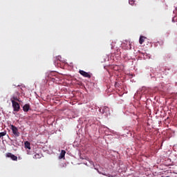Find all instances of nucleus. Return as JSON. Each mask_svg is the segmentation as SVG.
Masks as SVG:
<instances>
[{
    "label": "nucleus",
    "mask_w": 177,
    "mask_h": 177,
    "mask_svg": "<svg viewBox=\"0 0 177 177\" xmlns=\"http://www.w3.org/2000/svg\"><path fill=\"white\" fill-rule=\"evenodd\" d=\"M104 110H109V107H106V106L104 107Z\"/></svg>",
    "instance_id": "obj_13"
},
{
    "label": "nucleus",
    "mask_w": 177,
    "mask_h": 177,
    "mask_svg": "<svg viewBox=\"0 0 177 177\" xmlns=\"http://www.w3.org/2000/svg\"><path fill=\"white\" fill-rule=\"evenodd\" d=\"M24 146H25L26 149H28L29 150L31 149L30 142H28V141L25 142H24Z\"/></svg>",
    "instance_id": "obj_8"
},
{
    "label": "nucleus",
    "mask_w": 177,
    "mask_h": 177,
    "mask_svg": "<svg viewBox=\"0 0 177 177\" xmlns=\"http://www.w3.org/2000/svg\"><path fill=\"white\" fill-rule=\"evenodd\" d=\"M10 129L12 131L13 135L16 136L17 138H19L20 136V132H19V129L16 127L15 125L11 124Z\"/></svg>",
    "instance_id": "obj_1"
},
{
    "label": "nucleus",
    "mask_w": 177,
    "mask_h": 177,
    "mask_svg": "<svg viewBox=\"0 0 177 177\" xmlns=\"http://www.w3.org/2000/svg\"><path fill=\"white\" fill-rule=\"evenodd\" d=\"M145 39H146V37L145 36L140 37V39H139L140 45H142L145 42Z\"/></svg>",
    "instance_id": "obj_7"
},
{
    "label": "nucleus",
    "mask_w": 177,
    "mask_h": 177,
    "mask_svg": "<svg viewBox=\"0 0 177 177\" xmlns=\"http://www.w3.org/2000/svg\"><path fill=\"white\" fill-rule=\"evenodd\" d=\"M6 135V131L1 132L0 133V138H2V136H5Z\"/></svg>",
    "instance_id": "obj_11"
},
{
    "label": "nucleus",
    "mask_w": 177,
    "mask_h": 177,
    "mask_svg": "<svg viewBox=\"0 0 177 177\" xmlns=\"http://www.w3.org/2000/svg\"><path fill=\"white\" fill-rule=\"evenodd\" d=\"M33 158H35V160L41 158V155L36 153L35 155H34Z\"/></svg>",
    "instance_id": "obj_9"
},
{
    "label": "nucleus",
    "mask_w": 177,
    "mask_h": 177,
    "mask_svg": "<svg viewBox=\"0 0 177 177\" xmlns=\"http://www.w3.org/2000/svg\"><path fill=\"white\" fill-rule=\"evenodd\" d=\"M6 157L7 158H11L12 161H17V156H15L13 153L10 152L6 153Z\"/></svg>",
    "instance_id": "obj_3"
},
{
    "label": "nucleus",
    "mask_w": 177,
    "mask_h": 177,
    "mask_svg": "<svg viewBox=\"0 0 177 177\" xmlns=\"http://www.w3.org/2000/svg\"><path fill=\"white\" fill-rule=\"evenodd\" d=\"M12 104L14 109V111H16V112L19 111L20 104H19L18 102H17L16 101H13V100H12Z\"/></svg>",
    "instance_id": "obj_2"
},
{
    "label": "nucleus",
    "mask_w": 177,
    "mask_h": 177,
    "mask_svg": "<svg viewBox=\"0 0 177 177\" xmlns=\"http://www.w3.org/2000/svg\"><path fill=\"white\" fill-rule=\"evenodd\" d=\"M59 59H62V57L58 56V57H57V59L59 60Z\"/></svg>",
    "instance_id": "obj_14"
},
{
    "label": "nucleus",
    "mask_w": 177,
    "mask_h": 177,
    "mask_svg": "<svg viewBox=\"0 0 177 177\" xmlns=\"http://www.w3.org/2000/svg\"><path fill=\"white\" fill-rule=\"evenodd\" d=\"M79 73L85 78H91V75L84 71H80Z\"/></svg>",
    "instance_id": "obj_4"
},
{
    "label": "nucleus",
    "mask_w": 177,
    "mask_h": 177,
    "mask_svg": "<svg viewBox=\"0 0 177 177\" xmlns=\"http://www.w3.org/2000/svg\"><path fill=\"white\" fill-rule=\"evenodd\" d=\"M12 100H13V102H15V100H17V102H20V100H19V98H17V97H12L11 99H10V101L12 102Z\"/></svg>",
    "instance_id": "obj_10"
},
{
    "label": "nucleus",
    "mask_w": 177,
    "mask_h": 177,
    "mask_svg": "<svg viewBox=\"0 0 177 177\" xmlns=\"http://www.w3.org/2000/svg\"><path fill=\"white\" fill-rule=\"evenodd\" d=\"M23 110H24V111L27 113V111H28L30 110V104H25L23 106Z\"/></svg>",
    "instance_id": "obj_5"
},
{
    "label": "nucleus",
    "mask_w": 177,
    "mask_h": 177,
    "mask_svg": "<svg viewBox=\"0 0 177 177\" xmlns=\"http://www.w3.org/2000/svg\"><path fill=\"white\" fill-rule=\"evenodd\" d=\"M129 3L131 6L135 4V1L133 0H129Z\"/></svg>",
    "instance_id": "obj_12"
},
{
    "label": "nucleus",
    "mask_w": 177,
    "mask_h": 177,
    "mask_svg": "<svg viewBox=\"0 0 177 177\" xmlns=\"http://www.w3.org/2000/svg\"><path fill=\"white\" fill-rule=\"evenodd\" d=\"M64 156H66V151L62 150L60 155L59 156V160H62V158H64Z\"/></svg>",
    "instance_id": "obj_6"
}]
</instances>
